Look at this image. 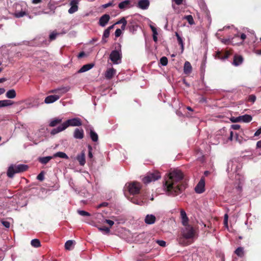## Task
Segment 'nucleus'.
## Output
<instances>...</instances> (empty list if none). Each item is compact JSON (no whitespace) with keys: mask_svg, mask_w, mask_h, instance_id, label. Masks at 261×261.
<instances>
[{"mask_svg":"<svg viewBox=\"0 0 261 261\" xmlns=\"http://www.w3.org/2000/svg\"><path fill=\"white\" fill-rule=\"evenodd\" d=\"M183 173L178 170L171 172L164 184V189L169 196H175L182 193L187 184L183 180Z\"/></svg>","mask_w":261,"mask_h":261,"instance_id":"1","label":"nucleus"},{"mask_svg":"<svg viewBox=\"0 0 261 261\" xmlns=\"http://www.w3.org/2000/svg\"><path fill=\"white\" fill-rule=\"evenodd\" d=\"M82 125V120L79 118H74L68 119L65 122L62 123L57 128H54L50 132L51 135H55L67 128L69 126H80Z\"/></svg>","mask_w":261,"mask_h":261,"instance_id":"2","label":"nucleus"},{"mask_svg":"<svg viewBox=\"0 0 261 261\" xmlns=\"http://www.w3.org/2000/svg\"><path fill=\"white\" fill-rule=\"evenodd\" d=\"M28 168V166L24 164L12 165L8 168L7 175L9 177L12 178L14 174L24 172Z\"/></svg>","mask_w":261,"mask_h":261,"instance_id":"3","label":"nucleus"},{"mask_svg":"<svg viewBox=\"0 0 261 261\" xmlns=\"http://www.w3.org/2000/svg\"><path fill=\"white\" fill-rule=\"evenodd\" d=\"M117 49L113 50L110 55V59L115 64H119L122 58L121 44L118 43Z\"/></svg>","mask_w":261,"mask_h":261,"instance_id":"4","label":"nucleus"},{"mask_svg":"<svg viewBox=\"0 0 261 261\" xmlns=\"http://www.w3.org/2000/svg\"><path fill=\"white\" fill-rule=\"evenodd\" d=\"M161 173L158 171L148 172L146 175L143 178V182L148 184L152 181H154L161 178Z\"/></svg>","mask_w":261,"mask_h":261,"instance_id":"5","label":"nucleus"},{"mask_svg":"<svg viewBox=\"0 0 261 261\" xmlns=\"http://www.w3.org/2000/svg\"><path fill=\"white\" fill-rule=\"evenodd\" d=\"M126 186L129 193L133 195L138 194L141 188V184L136 181L128 183Z\"/></svg>","mask_w":261,"mask_h":261,"instance_id":"6","label":"nucleus"},{"mask_svg":"<svg viewBox=\"0 0 261 261\" xmlns=\"http://www.w3.org/2000/svg\"><path fill=\"white\" fill-rule=\"evenodd\" d=\"M195 233L193 227L188 225L186 226L185 229L183 230L181 233L186 238H187L189 240L194 237Z\"/></svg>","mask_w":261,"mask_h":261,"instance_id":"7","label":"nucleus"},{"mask_svg":"<svg viewBox=\"0 0 261 261\" xmlns=\"http://www.w3.org/2000/svg\"><path fill=\"white\" fill-rule=\"evenodd\" d=\"M195 191L197 193L201 194L205 191V178L202 176L195 188Z\"/></svg>","mask_w":261,"mask_h":261,"instance_id":"8","label":"nucleus"},{"mask_svg":"<svg viewBox=\"0 0 261 261\" xmlns=\"http://www.w3.org/2000/svg\"><path fill=\"white\" fill-rule=\"evenodd\" d=\"M177 241L179 244L183 246H188L193 242V241H191L187 238H186V237H185V236L182 234L178 236L177 238Z\"/></svg>","mask_w":261,"mask_h":261,"instance_id":"9","label":"nucleus"},{"mask_svg":"<svg viewBox=\"0 0 261 261\" xmlns=\"http://www.w3.org/2000/svg\"><path fill=\"white\" fill-rule=\"evenodd\" d=\"M110 19V15L107 14L103 15L99 20L98 23L101 27H105Z\"/></svg>","mask_w":261,"mask_h":261,"instance_id":"10","label":"nucleus"},{"mask_svg":"<svg viewBox=\"0 0 261 261\" xmlns=\"http://www.w3.org/2000/svg\"><path fill=\"white\" fill-rule=\"evenodd\" d=\"M116 70L113 68L108 69L105 73V77L107 80L112 79L116 74Z\"/></svg>","mask_w":261,"mask_h":261,"instance_id":"11","label":"nucleus"},{"mask_svg":"<svg viewBox=\"0 0 261 261\" xmlns=\"http://www.w3.org/2000/svg\"><path fill=\"white\" fill-rule=\"evenodd\" d=\"M78 2L75 1H71L70 2V5L71 7L68 10V13L70 14L74 13L78 10Z\"/></svg>","mask_w":261,"mask_h":261,"instance_id":"12","label":"nucleus"},{"mask_svg":"<svg viewBox=\"0 0 261 261\" xmlns=\"http://www.w3.org/2000/svg\"><path fill=\"white\" fill-rule=\"evenodd\" d=\"M60 97V96H59L58 95H49L47 96L44 102L46 103H53L56 100H58Z\"/></svg>","mask_w":261,"mask_h":261,"instance_id":"13","label":"nucleus"},{"mask_svg":"<svg viewBox=\"0 0 261 261\" xmlns=\"http://www.w3.org/2000/svg\"><path fill=\"white\" fill-rule=\"evenodd\" d=\"M149 6L148 0H140L138 3V7L143 10L147 9Z\"/></svg>","mask_w":261,"mask_h":261,"instance_id":"14","label":"nucleus"},{"mask_svg":"<svg viewBox=\"0 0 261 261\" xmlns=\"http://www.w3.org/2000/svg\"><path fill=\"white\" fill-rule=\"evenodd\" d=\"M181 218L182 219V224L184 226H187L188 224L189 219L187 216L185 211L181 209L180 212Z\"/></svg>","mask_w":261,"mask_h":261,"instance_id":"15","label":"nucleus"},{"mask_svg":"<svg viewBox=\"0 0 261 261\" xmlns=\"http://www.w3.org/2000/svg\"><path fill=\"white\" fill-rule=\"evenodd\" d=\"M156 218L153 215H147L145 218L144 221L147 224H152L155 222Z\"/></svg>","mask_w":261,"mask_h":261,"instance_id":"16","label":"nucleus"},{"mask_svg":"<svg viewBox=\"0 0 261 261\" xmlns=\"http://www.w3.org/2000/svg\"><path fill=\"white\" fill-rule=\"evenodd\" d=\"M230 55V53L228 51L222 52L218 51L216 53V57L220 59L224 60L228 58Z\"/></svg>","mask_w":261,"mask_h":261,"instance_id":"17","label":"nucleus"},{"mask_svg":"<svg viewBox=\"0 0 261 261\" xmlns=\"http://www.w3.org/2000/svg\"><path fill=\"white\" fill-rule=\"evenodd\" d=\"M192 71V67L189 61H186L184 66V72L186 74H189Z\"/></svg>","mask_w":261,"mask_h":261,"instance_id":"18","label":"nucleus"},{"mask_svg":"<svg viewBox=\"0 0 261 261\" xmlns=\"http://www.w3.org/2000/svg\"><path fill=\"white\" fill-rule=\"evenodd\" d=\"M76 160L79 162V164L81 166H84L85 164V154L84 151H83L81 154H78L76 156Z\"/></svg>","mask_w":261,"mask_h":261,"instance_id":"19","label":"nucleus"},{"mask_svg":"<svg viewBox=\"0 0 261 261\" xmlns=\"http://www.w3.org/2000/svg\"><path fill=\"white\" fill-rule=\"evenodd\" d=\"M84 130L81 129L76 128L74 132L73 136L76 139H82L84 138Z\"/></svg>","mask_w":261,"mask_h":261,"instance_id":"20","label":"nucleus"},{"mask_svg":"<svg viewBox=\"0 0 261 261\" xmlns=\"http://www.w3.org/2000/svg\"><path fill=\"white\" fill-rule=\"evenodd\" d=\"M243 61V58L241 56L235 55L233 57V64L234 66L241 65Z\"/></svg>","mask_w":261,"mask_h":261,"instance_id":"21","label":"nucleus"},{"mask_svg":"<svg viewBox=\"0 0 261 261\" xmlns=\"http://www.w3.org/2000/svg\"><path fill=\"white\" fill-rule=\"evenodd\" d=\"M94 66V64L92 63L87 64L83 65L81 69L78 71L79 73H82L87 71L91 69Z\"/></svg>","mask_w":261,"mask_h":261,"instance_id":"22","label":"nucleus"},{"mask_svg":"<svg viewBox=\"0 0 261 261\" xmlns=\"http://www.w3.org/2000/svg\"><path fill=\"white\" fill-rule=\"evenodd\" d=\"M62 121V119L59 118H55L51 120L49 126L50 127H54L59 124H60Z\"/></svg>","mask_w":261,"mask_h":261,"instance_id":"23","label":"nucleus"},{"mask_svg":"<svg viewBox=\"0 0 261 261\" xmlns=\"http://www.w3.org/2000/svg\"><path fill=\"white\" fill-rule=\"evenodd\" d=\"M53 158V157L51 156L40 157L38 158V161L41 164L45 165L48 163Z\"/></svg>","mask_w":261,"mask_h":261,"instance_id":"24","label":"nucleus"},{"mask_svg":"<svg viewBox=\"0 0 261 261\" xmlns=\"http://www.w3.org/2000/svg\"><path fill=\"white\" fill-rule=\"evenodd\" d=\"M6 96L10 99L14 98L16 96V93L14 89L8 90L6 94Z\"/></svg>","mask_w":261,"mask_h":261,"instance_id":"25","label":"nucleus"},{"mask_svg":"<svg viewBox=\"0 0 261 261\" xmlns=\"http://www.w3.org/2000/svg\"><path fill=\"white\" fill-rule=\"evenodd\" d=\"M240 118L241 119V121H243L244 122H250L252 119V117L251 115L245 114L244 115L240 116Z\"/></svg>","mask_w":261,"mask_h":261,"instance_id":"26","label":"nucleus"},{"mask_svg":"<svg viewBox=\"0 0 261 261\" xmlns=\"http://www.w3.org/2000/svg\"><path fill=\"white\" fill-rule=\"evenodd\" d=\"M14 103V102L10 100H0V108L11 106Z\"/></svg>","mask_w":261,"mask_h":261,"instance_id":"27","label":"nucleus"},{"mask_svg":"<svg viewBox=\"0 0 261 261\" xmlns=\"http://www.w3.org/2000/svg\"><path fill=\"white\" fill-rule=\"evenodd\" d=\"M234 253L240 257H243L244 256V248L239 247L234 251Z\"/></svg>","mask_w":261,"mask_h":261,"instance_id":"28","label":"nucleus"},{"mask_svg":"<svg viewBox=\"0 0 261 261\" xmlns=\"http://www.w3.org/2000/svg\"><path fill=\"white\" fill-rule=\"evenodd\" d=\"M53 158H56V157H59L60 158L65 159H69L68 155L65 153H64L63 152H61V151H59V152H57L56 153H55L53 155Z\"/></svg>","mask_w":261,"mask_h":261,"instance_id":"29","label":"nucleus"},{"mask_svg":"<svg viewBox=\"0 0 261 261\" xmlns=\"http://www.w3.org/2000/svg\"><path fill=\"white\" fill-rule=\"evenodd\" d=\"M129 4L130 1L129 0H125L119 3L118 7L120 9H124L127 8Z\"/></svg>","mask_w":261,"mask_h":261,"instance_id":"30","label":"nucleus"},{"mask_svg":"<svg viewBox=\"0 0 261 261\" xmlns=\"http://www.w3.org/2000/svg\"><path fill=\"white\" fill-rule=\"evenodd\" d=\"M175 36L177 38V40L179 45H180L181 52H182L184 49V42L182 41V39L177 32H175Z\"/></svg>","mask_w":261,"mask_h":261,"instance_id":"31","label":"nucleus"},{"mask_svg":"<svg viewBox=\"0 0 261 261\" xmlns=\"http://www.w3.org/2000/svg\"><path fill=\"white\" fill-rule=\"evenodd\" d=\"M90 136L93 141L96 142L98 141V135L93 130H90Z\"/></svg>","mask_w":261,"mask_h":261,"instance_id":"32","label":"nucleus"},{"mask_svg":"<svg viewBox=\"0 0 261 261\" xmlns=\"http://www.w3.org/2000/svg\"><path fill=\"white\" fill-rule=\"evenodd\" d=\"M31 244L32 246L37 248L41 246L40 241L37 239H33L31 241Z\"/></svg>","mask_w":261,"mask_h":261,"instance_id":"33","label":"nucleus"},{"mask_svg":"<svg viewBox=\"0 0 261 261\" xmlns=\"http://www.w3.org/2000/svg\"><path fill=\"white\" fill-rule=\"evenodd\" d=\"M73 241L72 240H68L65 244V248L66 249L70 250L73 245Z\"/></svg>","mask_w":261,"mask_h":261,"instance_id":"34","label":"nucleus"},{"mask_svg":"<svg viewBox=\"0 0 261 261\" xmlns=\"http://www.w3.org/2000/svg\"><path fill=\"white\" fill-rule=\"evenodd\" d=\"M57 90H60L57 93L58 94V95L60 96L68 91V89L67 87H63L61 88H59V89H57Z\"/></svg>","mask_w":261,"mask_h":261,"instance_id":"35","label":"nucleus"},{"mask_svg":"<svg viewBox=\"0 0 261 261\" xmlns=\"http://www.w3.org/2000/svg\"><path fill=\"white\" fill-rule=\"evenodd\" d=\"M110 31L109 30V29H106L105 30L103 36H102V41H103L104 42H106L107 40L105 39L107 38L110 36Z\"/></svg>","mask_w":261,"mask_h":261,"instance_id":"36","label":"nucleus"},{"mask_svg":"<svg viewBox=\"0 0 261 261\" xmlns=\"http://www.w3.org/2000/svg\"><path fill=\"white\" fill-rule=\"evenodd\" d=\"M185 19L188 21L189 24H193L194 21L192 15H189L185 16Z\"/></svg>","mask_w":261,"mask_h":261,"instance_id":"37","label":"nucleus"},{"mask_svg":"<svg viewBox=\"0 0 261 261\" xmlns=\"http://www.w3.org/2000/svg\"><path fill=\"white\" fill-rule=\"evenodd\" d=\"M25 15H26V13L24 11H16L15 12V15L17 18H20V17H23Z\"/></svg>","mask_w":261,"mask_h":261,"instance_id":"38","label":"nucleus"},{"mask_svg":"<svg viewBox=\"0 0 261 261\" xmlns=\"http://www.w3.org/2000/svg\"><path fill=\"white\" fill-rule=\"evenodd\" d=\"M168 59L166 57H163L160 59V63L163 66H166L168 64Z\"/></svg>","mask_w":261,"mask_h":261,"instance_id":"39","label":"nucleus"},{"mask_svg":"<svg viewBox=\"0 0 261 261\" xmlns=\"http://www.w3.org/2000/svg\"><path fill=\"white\" fill-rule=\"evenodd\" d=\"M77 213L82 216H90L91 215L89 213L83 210H78Z\"/></svg>","mask_w":261,"mask_h":261,"instance_id":"40","label":"nucleus"},{"mask_svg":"<svg viewBox=\"0 0 261 261\" xmlns=\"http://www.w3.org/2000/svg\"><path fill=\"white\" fill-rule=\"evenodd\" d=\"M59 35V33H56L55 32H52L50 35H49V40L50 41H53V40H54L56 39L57 35Z\"/></svg>","mask_w":261,"mask_h":261,"instance_id":"41","label":"nucleus"},{"mask_svg":"<svg viewBox=\"0 0 261 261\" xmlns=\"http://www.w3.org/2000/svg\"><path fill=\"white\" fill-rule=\"evenodd\" d=\"M37 179L40 181H42L44 179V172L41 171L37 176Z\"/></svg>","mask_w":261,"mask_h":261,"instance_id":"42","label":"nucleus"},{"mask_svg":"<svg viewBox=\"0 0 261 261\" xmlns=\"http://www.w3.org/2000/svg\"><path fill=\"white\" fill-rule=\"evenodd\" d=\"M230 120L232 122H233V123L241 121L240 116L237 117H232L230 118Z\"/></svg>","mask_w":261,"mask_h":261,"instance_id":"43","label":"nucleus"},{"mask_svg":"<svg viewBox=\"0 0 261 261\" xmlns=\"http://www.w3.org/2000/svg\"><path fill=\"white\" fill-rule=\"evenodd\" d=\"M98 229L100 230V231H105L107 233H109L110 232V228L109 227H106V226H103V227H98Z\"/></svg>","mask_w":261,"mask_h":261,"instance_id":"44","label":"nucleus"},{"mask_svg":"<svg viewBox=\"0 0 261 261\" xmlns=\"http://www.w3.org/2000/svg\"><path fill=\"white\" fill-rule=\"evenodd\" d=\"M1 222L2 223V224L6 228H9L10 226V223L8 222V221H4V220H2L1 221Z\"/></svg>","mask_w":261,"mask_h":261,"instance_id":"45","label":"nucleus"},{"mask_svg":"<svg viewBox=\"0 0 261 261\" xmlns=\"http://www.w3.org/2000/svg\"><path fill=\"white\" fill-rule=\"evenodd\" d=\"M156 242L160 246H162V247H165L166 246V243L164 241H163V240H157Z\"/></svg>","mask_w":261,"mask_h":261,"instance_id":"46","label":"nucleus"},{"mask_svg":"<svg viewBox=\"0 0 261 261\" xmlns=\"http://www.w3.org/2000/svg\"><path fill=\"white\" fill-rule=\"evenodd\" d=\"M256 100V96L254 95H250L249 96L248 100L252 102H254Z\"/></svg>","mask_w":261,"mask_h":261,"instance_id":"47","label":"nucleus"},{"mask_svg":"<svg viewBox=\"0 0 261 261\" xmlns=\"http://www.w3.org/2000/svg\"><path fill=\"white\" fill-rule=\"evenodd\" d=\"M124 24L127 23V21L126 20L125 17H122L120 20L118 21L115 24Z\"/></svg>","mask_w":261,"mask_h":261,"instance_id":"48","label":"nucleus"},{"mask_svg":"<svg viewBox=\"0 0 261 261\" xmlns=\"http://www.w3.org/2000/svg\"><path fill=\"white\" fill-rule=\"evenodd\" d=\"M122 34L121 30L119 29H116L115 32V36L116 37H119Z\"/></svg>","mask_w":261,"mask_h":261,"instance_id":"49","label":"nucleus"},{"mask_svg":"<svg viewBox=\"0 0 261 261\" xmlns=\"http://www.w3.org/2000/svg\"><path fill=\"white\" fill-rule=\"evenodd\" d=\"M104 222L108 224L110 227L112 226L114 224V222L113 221L111 220H108V219H106L105 220Z\"/></svg>","mask_w":261,"mask_h":261,"instance_id":"50","label":"nucleus"},{"mask_svg":"<svg viewBox=\"0 0 261 261\" xmlns=\"http://www.w3.org/2000/svg\"><path fill=\"white\" fill-rule=\"evenodd\" d=\"M92 147L90 145L88 146V156L89 158H92L93 157L92 153Z\"/></svg>","mask_w":261,"mask_h":261,"instance_id":"51","label":"nucleus"},{"mask_svg":"<svg viewBox=\"0 0 261 261\" xmlns=\"http://www.w3.org/2000/svg\"><path fill=\"white\" fill-rule=\"evenodd\" d=\"M241 126L239 124H232L231 128L234 130H238L240 128Z\"/></svg>","mask_w":261,"mask_h":261,"instance_id":"52","label":"nucleus"},{"mask_svg":"<svg viewBox=\"0 0 261 261\" xmlns=\"http://www.w3.org/2000/svg\"><path fill=\"white\" fill-rule=\"evenodd\" d=\"M228 216L227 214H225L224 218V224L225 225L227 226L228 225Z\"/></svg>","mask_w":261,"mask_h":261,"instance_id":"53","label":"nucleus"},{"mask_svg":"<svg viewBox=\"0 0 261 261\" xmlns=\"http://www.w3.org/2000/svg\"><path fill=\"white\" fill-rule=\"evenodd\" d=\"M113 5V2H110L107 4H106L105 5H103L102 6V7L104 8H108L109 7H110V6H112Z\"/></svg>","mask_w":261,"mask_h":261,"instance_id":"54","label":"nucleus"},{"mask_svg":"<svg viewBox=\"0 0 261 261\" xmlns=\"http://www.w3.org/2000/svg\"><path fill=\"white\" fill-rule=\"evenodd\" d=\"M150 27L153 33V35H158V32L156 28L153 26H151Z\"/></svg>","mask_w":261,"mask_h":261,"instance_id":"55","label":"nucleus"},{"mask_svg":"<svg viewBox=\"0 0 261 261\" xmlns=\"http://www.w3.org/2000/svg\"><path fill=\"white\" fill-rule=\"evenodd\" d=\"M261 134V127L258 128L254 133V136H258Z\"/></svg>","mask_w":261,"mask_h":261,"instance_id":"56","label":"nucleus"},{"mask_svg":"<svg viewBox=\"0 0 261 261\" xmlns=\"http://www.w3.org/2000/svg\"><path fill=\"white\" fill-rule=\"evenodd\" d=\"M175 3L177 5H180L182 3L183 0H173Z\"/></svg>","mask_w":261,"mask_h":261,"instance_id":"57","label":"nucleus"},{"mask_svg":"<svg viewBox=\"0 0 261 261\" xmlns=\"http://www.w3.org/2000/svg\"><path fill=\"white\" fill-rule=\"evenodd\" d=\"M85 56V52H84V51H82V52H81V53L79 54V55H78V58H83V57H84Z\"/></svg>","mask_w":261,"mask_h":261,"instance_id":"58","label":"nucleus"},{"mask_svg":"<svg viewBox=\"0 0 261 261\" xmlns=\"http://www.w3.org/2000/svg\"><path fill=\"white\" fill-rule=\"evenodd\" d=\"M32 3L33 4H37L42 2V0H32Z\"/></svg>","mask_w":261,"mask_h":261,"instance_id":"59","label":"nucleus"},{"mask_svg":"<svg viewBox=\"0 0 261 261\" xmlns=\"http://www.w3.org/2000/svg\"><path fill=\"white\" fill-rule=\"evenodd\" d=\"M108 203L107 202H102L99 204V207L107 206H108Z\"/></svg>","mask_w":261,"mask_h":261,"instance_id":"60","label":"nucleus"},{"mask_svg":"<svg viewBox=\"0 0 261 261\" xmlns=\"http://www.w3.org/2000/svg\"><path fill=\"white\" fill-rule=\"evenodd\" d=\"M240 38L242 40H244L246 38V35L245 34L242 33L240 36Z\"/></svg>","mask_w":261,"mask_h":261,"instance_id":"61","label":"nucleus"},{"mask_svg":"<svg viewBox=\"0 0 261 261\" xmlns=\"http://www.w3.org/2000/svg\"><path fill=\"white\" fill-rule=\"evenodd\" d=\"M256 147L258 148H261V140L258 141L256 143Z\"/></svg>","mask_w":261,"mask_h":261,"instance_id":"62","label":"nucleus"},{"mask_svg":"<svg viewBox=\"0 0 261 261\" xmlns=\"http://www.w3.org/2000/svg\"><path fill=\"white\" fill-rule=\"evenodd\" d=\"M60 90H57V89H54V90L50 91V92L52 93H56L57 94L58 92V91Z\"/></svg>","mask_w":261,"mask_h":261,"instance_id":"63","label":"nucleus"},{"mask_svg":"<svg viewBox=\"0 0 261 261\" xmlns=\"http://www.w3.org/2000/svg\"><path fill=\"white\" fill-rule=\"evenodd\" d=\"M153 40L154 42H157V41H158L157 35H153Z\"/></svg>","mask_w":261,"mask_h":261,"instance_id":"64","label":"nucleus"}]
</instances>
